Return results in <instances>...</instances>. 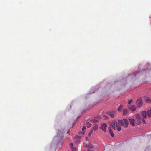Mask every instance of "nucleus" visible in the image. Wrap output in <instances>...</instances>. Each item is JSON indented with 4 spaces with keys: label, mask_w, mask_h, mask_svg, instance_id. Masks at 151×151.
<instances>
[{
    "label": "nucleus",
    "mask_w": 151,
    "mask_h": 151,
    "mask_svg": "<svg viewBox=\"0 0 151 151\" xmlns=\"http://www.w3.org/2000/svg\"><path fill=\"white\" fill-rule=\"evenodd\" d=\"M86 146L87 147H90V148H92L93 147V146L92 144L90 143H89L88 144L86 145Z\"/></svg>",
    "instance_id": "15"
},
{
    "label": "nucleus",
    "mask_w": 151,
    "mask_h": 151,
    "mask_svg": "<svg viewBox=\"0 0 151 151\" xmlns=\"http://www.w3.org/2000/svg\"><path fill=\"white\" fill-rule=\"evenodd\" d=\"M122 109H123L122 106H119V107H118V111L119 112L121 111H122Z\"/></svg>",
    "instance_id": "12"
},
{
    "label": "nucleus",
    "mask_w": 151,
    "mask_h": 151,
    "mask_svg": "<svg viewBox=\"0 0 151 151\" xmlns=\"http://www.w3.org/2000/svg\"><path fill=\"white\" fill-rule=\"evenodd\" d=\"M129 109L130 110L134 111L136 110V107L135 106L133 105L130 107Z\"/></svg>",
    "instance_id": "8"
},
{
    "label": "nucleus",
    "mask_w": 151,
    "mask_h": 151,
    "mask_svg": "<svg viewBox=\"0 0 151 151\" xmlns=\"http://www.w3.org/2000/svg\"><path fill=\"white\" fill-rule=\"evenodd\" d=\"M147 112L145 111H142L141 112V114L143 118L146 119L147 117Z\"/></svg>",
    "instance_id": "6"
},
{
    "label": "nucleus",
    "mask_w": 151,
    "mask_h": 151,
    "mask_svg": "<svg viewBox=\"0 0 151 151\" xmlns=\"http://www.w3.org/2000/svg\"><path fill=\"white\" fill-rule=\"evenodd\" d=\"M94 130H96L98 129V126L97 125H95L93 128Z\"/></svg>",
    "instance_id": "16"
},
{
    "label": "nucleus",
    "mask_w": 151,
    "mask_h": 151,
    "mask_svg": "<svg viewBox=\"0 0 151 151\" xmlns=\"http://www.w3.org/2000/svg\"><path fill=\"white\" fill-rule=\"evenodd\" d=\"M142 121L144 123H146V122L145 121V120L144 119V118H143V119H142Z\"/></svg>",
    "instance_id": "22"
},
{
    "label": "nucleus",
    "mask_w": 151,
    "mask_h": 151,
    "mask_svg": "<svg viewBox=\"0 0 151 151\" xmlns=\"http://www.w3.org/2000/svg\"><path fill=\"white\" fill-rule=\"evenodd\" d=\"M132 102V100H129L128 101V104H130Z\"/></svg>",
    "instance_id": "24"
},
{
    "label": "nucleus",
    "mask_w": 151,
    "mask_h": 151,
    "mask_svg": "<svg viewBox=\"0 0 151 151\" xmlns=\"http://www.w3.org/2000/svg\"><path fill=\"white\" fill-rule=\"evenodd\" d=\"M145 101L147 103H150L151 101L150 99L147 97H146L145 98Z\"/></svg>",
    "instance_id": "11"
},
{
    "label": "nucleus",
    "mask_w": 151,
    "mask_h": 151,
    "mask_svg": "<svg viewBox=\"0 0 151 151\" xmlns=\"http://www.w3.org/2000/svg\"><path fill=\"white\" fill-rule=\"evenodd\" d=\"M137 104L138 107H141L142 105V101L141 99H139L137 100Z\"/></svg>",
    "instance_id": "5"
},
{
    "label": "nucleus",
    "mask_w": 151,
    "mask_h": 151,
    "mask_svg": "<svg viewBox=\"0 0 151 151\" xmlns=\"http://www.w3.org/2000/svg\"><path fill=\"white\" fill-rule=\"evenodd\" d=\"M87 151H93L92 150H91L90 149L88 148L87 149Z\"/></svg>",
    "instance_id": "23"
},
{
    "label": "nucleus",
    "mask_w": 151,
    "mask_h": 151,
    "mask_svg": "<svg viewBox=\"0 0 151 151\" xmlns=\"http://www.w3.org/2000/svg\"><path fill=\"white\" fill-rule=\"evenodd\" d=\"M115 112H110L109 113V114L111 118H113L114 116V114H115Z\"/></svg>",
    "instance_id": "10"
},
{
    "label": "nucleus",
    "mask_w": 151,
    "mask_h": 151,
    "mask_svg": "<svg viewBox=\"0 0 151 151\" xmlns=\"http://www.w3.org/2000/svg\"><path fill=\"white\" fill-rule=\"evenodd\" d=\"M91 125V124L90 123H86V126L87 128H89Z\"/></svg>",
    "instance_id": "17"
},
{
    "label": "nucleus",
    "mask_w": 151,
    "mask_h": 151,
    "mask_svg": "<svg viewBox=\"0 0 151 151\" xmlns=\"http://www.w3.org/2000/svg\"><path fill=\"white\" fill-rule=\"evenodd\" d=\"M143 151H151V148L150 147L146 148Z\"/></svg>",
    "instance_id": "14"
},
{
    "label": "nucleus",
    "mask_w": 151,
    "mask_h": 151,
    "mask_svg": "<svg viewBox=\"0 0 151 151\" xmlns=\"http://www.w3.org/2000/svg\"><path fill=\"white\" fill-rule=\"evenodd\" d=\"M71 150L72 151H76V149L75 148H71Z\"/></svg>",
    "instance_id": "21"
},
{
    "label": "nucleus",
    "mask_w": 151,
    "mask_h": 151,
    "mask_svg": "<svg viewBox=\"0 0 151 151\" xmlns=\"http://www.w3.org/2000/svg\"><path fill=\"white\" fill-rule=\"evenodd\" d=\"M109 132L110 134V135H111V136L112 137H113L114 136V134L112 131L110 127L109 128Z\"/></svg>",
    "instance_id": "9"
},
{
    "label": "nucleus",
    "mask_w": 151,
    "mask_h": 151,
    "mask_svg": "<svg viewBox=\"0 0 151 151\" xmlns=\"http://www.w3.org/2000/svg\"><path fill=\"white\" fill-rule=\"evenodd\" d=\"M86 129V127L85 126H83V128H82V131H83V132Z\"/></svg>",
    "instance_id": "20"
},
{
    "label": "nucleus",
    "mask_w": 151,
    "mask_h": 151,
    "mask_svg": "<svg viewBox=\"0 0 151 151\" xmlns=\"http://www.w3.org/2000/svg\"><path fill=\"white\" fill-rule=\"evenodd\" d=\"M92 132H91V133L90 134H89V136H90V135H91V133H92Z\"/></svg>",
    "instance_id": "26"
},
{
    "label": "nucleus",
    "mask_w": 151,
    "mask_h": 151,
    "mask_svg": "<svg viewBox=\"0 0 151 151\" xmlns=\"http://www.w3.org/2000/svg\"><path fill=\"white\" fill-rule=\"evenodd\" d=\"M127 111H128L127 109H124L123 111V114L124 115L126 114L127 113Z\"/></svg>",
    "instance_id": "13"
},
{
    "label": "nucleus",
    "mask_w": 151,
    "mask_h": 151,
    "mask_svg": "<svg viewBox=\"0 0 151 151\" xmlns=\"http://www.w3.org/2000/svg\"><path fill=\"white\" fill-rule=\"evenodd\" d=\"M85 133V132H81V131H80L79 132V134H84Z\"/></svg>",
    "instance_id": "18"
},
{
    "label": "nucleus",
    "mask_w": 151,
    "mask_h": 151,
    "mask_svg": "<svg viewBox=\"0 0 151 151\" xmlns=\"http://www.w3.org/2000/svg\"><path fill=\"white\" fill-rule=\"evenodd\" d=\"M91 122L95 123H96L98 122L95 119H93L91 120Z\"/></svg>",
    "instance_id": "19"
},
{
    "label": "nucleus",
    "mask_w": 151,
    "mask_h": 151,
    "mask_svg": "<svg viewBox=\"0 0 151 151\" xmlns=\"http://www.w3.org/2000/svg\"><path fill=\"white\" fill-rule=\"evenodd\" d=\"M147 114L148 117L150 118L151 117V108L147 111Z\"/></svg>",
    "instance_id": "7"
},
{
    "label": "nucleus",
    "mask_w": 151,
    "mask_h": 151,
    "mask_svg": "<svg viewBox=\"0 0 151 151\" xmlns=\"http://www.w3.org/2000/svg\"><path fill=\"white\" fill-rule=\"evenodd\" d=\"M118 122L122 126L125 127H128L129 122L127 119H124L123 120H118Z\"/></svg>",
    "instance_id": "3"
},
{
    "label": "nucleus",
    "mask_w": 151,
    "mask_h": 151,
    "mask_svg": "<svg viewBox=\"0 0 151 151\" xmlns=\"http://www.w3.org/2000/svg\"><path fill=\"white\" fill-rule=\"evenodd\" d=\"M111 126L115 130V129L116 126L117 129L118 131H119L121 130L120 126L119 125V123L116 121H114L112 122L111 123Z\"/></svg>",
    "instance_id": "2"
},
{
    "label": "nucleus",
    "mask_w": 151,
    "mask_h": 151,
    "mask_svg": "<svg viewBox=\"0 0 151 151\" xmlns=\"http://www.w3.org/2000/svg\"><path fill=\"white\" fill-rule=\"evenodd\" d=\"M70 147H71V148H73L72 147L73 146V144L72 143H71L70 144Z\"/></svg>",
    "instance_id": "25"
},
{
    "label": "nucleus",
    "mask_w": 151,
    "mask_h": 151,
    "mask_svg": "<svg viewBox=\"0 0 151 151\" xmlns=\"http://www.w3.org/2000/svg\"><path fill=\"white\" fill-rule=\"evenodd\" d=\"M129 121L130 124L132 126H134L135 124L137 125H139L141 123V116L139 114H136L134 118L130 119Z\"/></svg>",
    "instance_id": "1"
},
{
    "label": "nucleus",
    "mask_w": 151,
    "mask_h": 151,
    "mask_svg": "<svg viewBox=\"0 0 151 151\" xmlns=\"http://www.w3.org/2000/svg\"><path fill=\"white\" fill-rule=\"evenodd\" d=\"M101 128L102 130L104 132H106V128L107 127V124L105 123H102L101 124Z\"/></svg>",
    "instance_id": "4"
}]
</instances>
